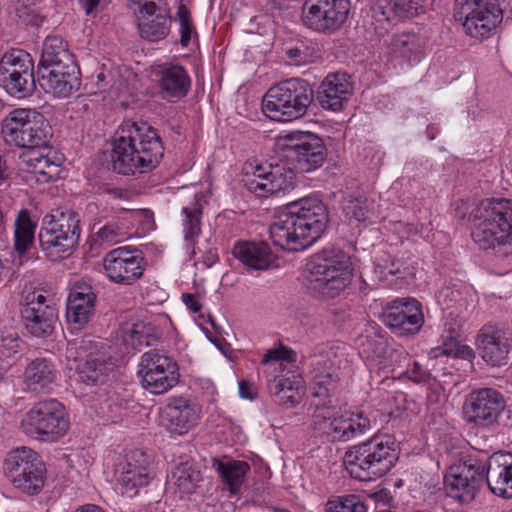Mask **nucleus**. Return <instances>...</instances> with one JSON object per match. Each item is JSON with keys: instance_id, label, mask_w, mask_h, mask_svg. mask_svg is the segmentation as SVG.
Masks as SVG:
<instances>
[{"instance_id": "f257e3e1", "label": "nucleus", "mask_w": 512, "mask_h": 512, "mask_svg": "<svg viewBox=\"0 0 512 512\" xmlns=\"http://www.w3.org/2000/svg\"><path fill=\"white\" fill-rule=\"evenodd\" d=\"M328 211L322 201L303 198L287 205L270 226L274 245L291 251L311 246L325 231Z\"/></svg>"}, {"instance_id": "f03ea898", "label": "nucleus", "mask_w": 512, "mask_h": 512, "mask_svg": "<svg viewBox=\"0 0 512 512\" xmlns=\"http://www.w3.org/2000/svg\"><path fill=\"white\" fill-rule=\"evenodd\" d=\"M163 154L156 129L146 122H126L113 143V169L123 175L144 173L155 168Z\"/></svg>"}, {"instance_id": "7ed1b4c3", "label": "nucleus", "mask_w": 512, "mask_h": 512, "mask_svg": "<svg viewBox=\"0 0 512 512\" xmlns=\"http://www.w3.org/2000/svg\"><path fill=\"white\" fill-rule=\"evenodd\" d=\"M353 269L350 258L342 251L325 250L306 264V287L315 297L332 299L351 283Z\"/></svg>"}, {"instance_id": "20e7f679", "label": "nucleus", "mask_w": 512, "mask_h": 512, "mask_svg": "<svg viewBox=\"0 0 512 512\" xmlns=\"http://www.w3.org/2000/svg\"><path fill=\"white\" fill-rule=\"evenodd\" d=\"M397 459L395 439L381 435L346 451L343 463L354 479L371 481L389 472Z\"/></svg>"}, {"instance_id": "39448f33", "label": "nucleus", "mask_w": 512, "mask_h": 512, "mask_svg": "<svg viewBox=\"0 0 512 512\" xmlns=\"http://www.w3.org/2000/svg\"><path fill=\"white\" fill-rule=\"evenodd\" d=\"M472 239L481 249L512 243V201L486 199L471 212Z\"/></svg>"}, {"instance_id": "423d86ee", "label": "nucleus", "mask_w": 512, "mask_h": 512, "mask_svg": "<svg viewBox=\"0 0 512 512\" xmlns=\"http://www.w3.org/2000/svg\"><path fill=\"white\" fill-rule=\"evenodd\" d=\"M310 83L290 78L271 87L263 99V111L275 121L287 122L304 116L313 102Z\"/></svg>"}, {"instance_id": "0eeeda50", "label": "nucleus", "mask_w": 512, "mask_h": 512, "mask_svg": "<svg viewBox=\"0 0 512 512\" xmlns=\"http://www.w3.org/2000/svg\"><path fill=\"white\" fill-rule=\"evenodd\" d=\"M79 222L72 211L56 210L43 218L38 238L41 249L51 261L71 255L80 237Z\"/></svg>"}, {"instance_id": "6e6552de", "label": "nucleus", "mask_w": 512, "mask_h": 512, "mask_svg": "<svg viewBox=\"0 0 512 512\" xmlns=\"http://www.w3.org/2000/svg\"><path fill=\"white\" fill-rule=\"evenodd\" d=\"M2 134L6 143L20 148L47 149L52 131L44 117L31 109H15L3 121Z\"/></svg>"}, {"instance_id": "1a4fd4ad", "label": "nucleus", "mask_w": 512, "mask_h": 512, "mask_svg": "<svg viewBox=\"0 0 512 512\" xmlns=\"http://www.w3.org/2000/svg\"><path fill=\"white\" fill-rule=\"evenodd\" d=\"M69 428L64 406L56 399L35 403L25 413L20 429L27 436L44 441H54L62 437Z\"/></svg>"}, {"instance_id": "9d476101", "label": "nucleus", "mask_w": 512, "mask_h": 512, "mask_svg": "<svg viewBox=\"0 0 512 512\" xmlns=\"http://www.w3.org/2000/svg\"><path fill=\"white\" fill-rule=\"evenodd\" d=\"M311 428L333 441L346 442L364 434L370 429V420L362 413H344L336 416L331 401L328 404H315L311 416Z\"/></svg>"}, {"instance_id": "9b49d317", "label": "nucleus", "mask_w": 512, "mask_h": 512, "mask_svg": "<svg viewBox=\"0 0 512 512\" xmlns=\"http://www.w3.org/2000/svg\"><path fill=\"white\" fill-rule=\"evenodd\" d=\"M277 148L293 168L302 173L319 168L327 155L323 139L311 132L297 131L279 137Z\"/></svg>"}, {"instance_id": "f8f14e48", "label": "nucleus", "mask_w": 512, "mask_h": 512, "mask_svg": "<svg viewBox=\"0 0 512 512\" xmlns=\"http://www.w3.org/2000/svg\"><path fill=\"white\" fill-rule=\"evenodd\" d=\"M138 376L145 390L154 395H161L179 383V366L165 352L153 349L141 356Z\"/></svg>"}, {"instance_id": "ddd939ff", "label": "nucleus", "mask_w": 512, "mask_h": 512, "mask_svg": "<svg viewBox=\"0 0 512 512\" xmlns=\"http://www.w3.org/2000/svg\"><path fill=\"white\" fill-rule=\"evenodd\" d=\"M506 0H455V18L463 21L473 38L488 37L502 21V3Z\"/></svg>"}, {"instance_id": "4468645a", "label": "nucleus", "mask_w": 512, "mask_h": 512, "mask_svg": "<svg viewBox=\"0 0 512 512\" xmlns=\"http://www.w3.org/2000/svg\"><path fill=\"white\" fill-rule=\"evenodd\" d=\"M485 475V463L476 458L450 466L444 477L447 496L462 504L472 502L485 483Z\"/></svg>"}, {"instance_id": "2eb2a0df", "label": "nucleus", "mask_w": 512, "mask_h": 512, "mask_svg": "<svg viewBox=\"0 0 512 512\" xmlns=\"http://www.w3.org/2000/svg\"><path fill=\"white\" fill-rule=\"evenodd\" d=\"M33 60L23 50H12L0 62V85L12 96L25 97L35 88Z\"/></svg>"}, {"instance_id": "dca6fc26", "label": "nucleus", "mask_w": 512, "mask_h": 512, "mask_svg": "<svg viewBox=\"0 0 512 512\" xmlns=\"http://www.w3.org/2000/svg\"><path fill=\"white\" fill-rule=\"evenodd\" d=\"M5 469L14 486L25 493L37 494L44 485V469L32 449L20 447L8 453Z\"/></svg>"}, {"instance_id": "f3484780", "label": "nucleus", "mask_w": 512, "mask_h": 512, "mask_svg": "<svg viewBox=\"0 0 512 512\" xmlns=\"http://www.w3.org/2000/svg\"><path fill=\"white\" fill-rule=\"evenodd\" d=\"M349 11V0H306L302 6V22L313 31L331 34L345 23Z\"/></svg>"}, {"instance_id": "a211bd4d", "label": "nucleus", "mask_w": 512, "mask_h": 512, "mask_svg": "<svg viewBox=\"0 0 512 512\" xmlns=\"http://www.w3.org/2000/svg\"><path fill=\"white\" fill-rule=\"evenodd\" d=\"M78 349H84V346L68 343L66 357L77 363L75 370L79 380L91 386L105 384L115 371V359L104 352H90L84 358H80L76 356Z\"/></svg>"}, {"instance_id": "6ab92c4d", "label": "nucleus", "mask_w": 512, "mask_h": 512, "mask_svg": "<svg viewBox=\"0 0 512 512\" xmlns=\"http://www.w3.org/2000/svg\"><path fill=\"white\" fill-rule=\"evenodd\" d=\"M505 401L501 393L492 388L472 391L464 403V415L468 423L480 427H491L498 422Z\"/></svg>"}, {"instance_id": "aec40b11", "label": "nucleus", "mask_w": 512, "mask_h": 512, "mask_svg": "<svg viewBox=\"0 0 512 512\" xmlns=\"http://www.w3.org/2000/svg\"><path fill=\"white\" fill-rule=\"evenodd\" d=\"M107 277L118 284L130 285L143 275L144 259L136 250L119 247L103 260Z\"/></svg>"}, {"instance_id": "412c9836", "label": "nucleus", "mask_w": 512, "mask_h": 512, "mask_svg": "<svg viewBox=\"0 0 512 512\" xmlns=\"http://www.w3.org/2000/svg\"><path fill=\"white\" fill-rule=\"evenodd\" d=\"M512 345V333L497 324L487 323L478 332L477 347L483 360L492 366L506 363Z\"/></svg>"}, {"instance_id": "4be33fe9", "label": "nucleus", "mask_w": 512, "mask_h": 512, "mask_svg": "<svg viewBox=\"0 0 512 512\" xmlns=\"http://www.w3.org/2000/svg\"><path fill=\"white\" fill-rule=\"evenodd\" d=\"M383 321L400 335L414 334L424 322L421 305L411 298L396 299L384 312Z\"/></svg>"}, {"instance_id": "5701e85b", "label": "nucleus", "mask_w": 512, "mask_h": 512, "mask_svg": "<svg viewBox=\"0 0 512 512\" xmlns=\"http://www.w3.org/2000/svg\"><path fill=\"white\" fill-rule=\"evenodd\" d=\"M149 459L141 450L128 453L117 469V481L124 488L123 493L134 495L137 489L146 486L151 477Z\"/></svg>"}, {"instance_id": "b1692460", "label": "nucleus", "mask_w": 512, "mask_h": 512, "mask_svg": "<svg viewBox=\"0 0 512 512\" xmlns=\"http://www.w3.org/2000/svg\"><path fill=\"white\" fill-rule=\"evenodd\" d=\"M485 482L489 490L503 499L512 498V453L497 452L485 464Z\"/></svg>"}, {"instance_id": "393cba45", "label": "nucleus", "mask_w": 512, "mask_h": 512, "mask_svg": "<svg viewBox=\"0 0 512 512\" xmlns=\"http://www.w3.org/2000/svg\"><path fill=\"white\" fill-rule=\"evenodd\" d=\"M197 405L183 397H170L162 411V421L173 433L184 434L199 420Z\"/></svg>"}, {"instance_id": "a878e982", "label": "nucleus", "mask_w": 512, "mask_h": 512, "mask_svg": "<svg viewBox=\"0 0 512 512\" xmlns=\"http://www.w3.org/2000/svg\"><path fill=\"white\" fill-rule=\"evenodd\" d=\"M250 168L252 173L246 171L244 183L247 189L256 196L265 197L285 191L291 186L290 180L283 177L278 167L256 165L255 167L250 166Z\"/></svg>"}, {"instance_id": "bb28decb", "label": "nucleus", "mask_w": 512, "mask_h": 512, "mask_svg": "<svg viewBox=\"0 0 512 512\" xmlns=\"http://www.w3.org/2000/svg\"><path fill=\"white\" fill-rule=\"evenodd\" d=\"M96 294L91 285L77 282L69 292L66 318L70 324L83 328L94 315Z\"/></svg>"}, {"instance_id": "cd10ccee", "label": "nucleus", "mask_w": 512, "mask_h": 512, "mask_svg": "<svg viewBox=\"0 0 512 512\" xmlns=\"http://www.w3.org/2000/svg\"><path fill=\"white\" fill-rule=\"evenodd\" d=\"M157 75L163 99L175 102L184 98L189 93L191 78L183 66L179 64H166L160 68Z\"/></svg>"}, {"instance_id": "c85d7f7f", "label": "nucleus", "mask_w": 512, "mask_h": 512, "mask_svg": "<svg viewBox=\"0 0 512 512\" xmlns=\"http://www.w3.org/2000/svg\"><path fill=\"white\" fill-rule=\"evenodd\" d=\"M46 150L45 154L40 149H34L23 155L28 171L40 183H47L60 177L61 158L49 147Z\"/></svg>"}, {"instance_id": "c756f323", "label": "nucleus", "mask_w": 512, "mask_h": 512, "mask_svg": "<svg viewBox=\"0 0 512 512\" xmlns=\"http://www.w3.org/2000/svg\"><path fill=\"white\" fill-rule=\"evenodd\" d=\"M351 85L341 74H329L321 83L317 93V100L322 108L339 111L343 103L348 100Z\"/></svg>"}, {"instance_id": "7c9ffc66", "label": "nucleus", "mask_w": 512, "mask_h": 512, "mask_svg": "<svg viewBox=\"0 0 512 512\" xmlns=\"http://www.w3.org/2000/svg\"><path fill=\"white\" fill-rule=\"evenodd\" d=\"M36 306H24L21 310L22 319L32 336L45 338L54 332L58 317L53 306Z\"/></svg>"}, {"instance_id": "2f4dec72", "label": "nucleus", "mask_w": 512, "mask_h": 512, "mask_svg": "<svg viewBox=\"0 0 512 512\" xmlns=\"http://www.w3.org/2000/svg\"><path fill=\"white\" fill-rule=\"evenodd\" d=\"M232 254L243 265L254 270H266L274 261L273 254L265 242H238Z\"/></svg>"}, {"instance_id": "473e14b6", "label": "nucleus", "mask_w": 512, "mask_h": 512, "mask_svg": "<svg viewBox=\"0 0 512 512\" xmlns=\"http://www.w3.org/2000/svg\"><path fill=\"white\" fill-rule=\"evenodd\" d=\"M57 368L53 361L40 357L30 361L24 371V382L36 392L45 391L57 379Z\"/></svg>"}, {"instance_id": "72a5a7b5", "label": "nucleus", "mask_w": 512, "mask_h": 512, "mask_svg": "<svg viewBox=\"0 0 512 512\" xmlns=\"http://www.w3.org/2000/svg\"><path fill=\"white\" fill-rule=\"evenodd\" d=\"M311 394L313 397H330L338 381L337 368L330 359H317L311 370Z\"/></svg>"}, {"instance_id": "f704fd0d", "label": "nucleus", "mask_w": 512, "mask_h": 512, "mask_svg": "<svg viewBox=\"0 0 512 512\" xmlns=\"http://www.w3.org/2000/svg\"><path fill=\"white\" fill-rule=\"evenodd\" d=\"M171 18L164 9H158L153 16H139V32L141 37L149 41L164 39L169 31Z\"/></svg>"}, {"instance_id": "c9c22d12", "label": "nucleus", "mask_w": 512, "mask_h": 512, "mask_svg": "<svg viewBox=\"0 0 512 512\" xmlns=\"http://www.w3.org/2000/svg\"><path fill=\"white\" fill-rule=\"evenodd\" d=\"M14 226V248L20 255H23L33 245L37 224L31 219L27 209H21Z\"/></svg>"}, {"instance_id": "e433bc0d", "label": "nucleus", "mask_w": 512, "mask_h": 512, "mask_svg": "<svg viewBox=\"0 0 512 512\" xmlns=\"http://www.w3.org/2000/svg\"><path fill=\"white\" fill-rule=\"evenodd\" d=\"M216 471L227 489L232 494H236L244 483L246 475L250 471V466L245 461H217Z\"/></svg>"}, {"instance_id": "4c0bfd02", "label": "nucleus", "mask_w": 512, "mask_h": 512, "mask_svg": "<svg viewBox=\"0 0 512 512\" xmlns=\"http://www.w3.org/2000/svg\"><path fill=\"white\" fill-rule=\"evenodd\" d=\"M201 480V473L188 461L179 463L172 472L171 481L180 494L194 492Z\"/></svg>"}, {"instance_id": "58836bf2", "label": "nucleus", "mask_w": 512, "mask_h": 512, "mask_svg": "<svg viewBox=\"0 0 512 512\" xmlns=\"http://www.w3.org/2000/svg\"><path fill=\"white\" fill-rule=\"evenodd\" d=\"M39 83L46 92L59 98H66L79 89L80 77L79 74L67 73V75L62 74L59 77L40 80Z\"/></svg>"}, {"instance_id": "ea45409f", "label": "nucleus", "mask_w": 512, "mask_h": 512, "mask_svg": "<svg viewBox=\"0 0 512 512\" xmlns=\"http://www.w3.org/2000/svg\"><path fill=\"white\" fill-rule=\"evenodd\" d=\"M157 339L156 329L151 324L139 321L124 329V341L140 350L150 346Z\"/></svg>"}, {"instance_id": "a19ab883", "label": "nucleus", "mask_w": 512, "mask_h": 512, "mask_svg": "<svg viewBox=\"0 0 512 512\" xmlns=\"http://www.w3.org/2000/svg\"><path fill=\"white\" fill-rule=\"evenodd\" d=\"M72 54L67 48L66 42L58 36H48L43 44L41 59L38 66L55 64V61L70 62Z\"/></svg>"}, {"instance_id": "79ce46f5", "label": "nucleus", "mask_w": 512, "mask_h": 512, "mask_svg": "<svg viewBox=\"0 0 512 512\" xmlns=\"http://www.w3.org/2000/svg\"><path fill=\"white\" fill-rule=\"evenodd\" d=\"M202 205L195 195L194 201L182 208V222L185 240H192L201 233Z\"/></svg>"}, {"instance_id": "37998d69", "label": "nucleus", "mask_w": 512, "mask_h": 512, "mask_svg": "<svg viewBox=\"0 0 512 512\" xmlns=\"http://www.w3.org/2000/svg\"><path fill=\"white\" fill-rule=\"evenodd\" d=\"M382 14L387 20L392 16L412 18L423 12V0H390L387 7H381Z\"/></svg>"}, {"instance_id": "c03bdc74", "label": "nucleus", "mask_w": 512, "mask_h": 512, "mask_svg": "<svg viewBox=\"0 0 512 512\" xmlns=\"http://www.w3.org/2000/svg\"><path fill=\"white\" fill-rule=\"evenodd\" d=\"M366 505L356 494L334 496L325 504V512H366Z\"/></svg>"}, {"instance_id": "a18cd8bd", "label": "nucleus", "mask_w": 512, "mask_h": 512, "mask_svg": "<svg viewBox=\"0 0 512 512\" xmlns=\"http://www.w3.org/2000/svg\"><path fill=\"white\" fill-rule=\"evenodd\" d=\"M372 202L365 197H349L343 202V211L350 219L365 221L372 212Z\"/></svg>"}, {"instance_id": "49530a36", "label": "nucleus", "mask_w": 512, "mask_h": 512, "mask_svg": "<svg viewBox=\"0 0 512 512\" xmlns=\"http://www.w3.org/2000/svg\"><path fill=\"white\" fill-rule=\"evenodd\" d=\"M126 236L125 228L117 222H109L101 227L94 235L96 244H116Z\"/></svg>"}, {"instance_id": "de8ad7c7", "label": "nucleus", "mask_w": 512, "mask_h": 512, "mask_svg": "<svg viewBox=\"0 0 512 512\" xmlns=\"http://www.w3.org/2000/svg\"><path fill=\"white\" fill-rule=\"evenodd\" d=\"M67 75V73L71 74H80L78 67L74 61L73 55L70 56V62L65 63L61 61H55V64H46L43 66H38V75L39 81L50 79V77H59L60 75Z\"/></svg>"}, {"instance_id": "09e8293b", "label": "nucleus", "mask_w": 512, "mask_h": 512, "mask_svg": "<svg viewBox=\"0 0 512 512\" xmlns=\"http://www.w3.org/2000/svg\"><path fill=\"white\" fill-rule=\"evenodd\" d=\"M360 353L367 359H375L386 353V342L379 337L366 336L361 340Z\"/></svg>"}, {"instance_id": "8fccbe9b", "label": "nucleus", "mask_w": 512, "mask_h": 512, "mask_svg": "<svg viewBox=\"0 0 512 512\" xmlns=\"http://www.w3.org/2000/svg\"><path fill=\"white\" fill-rule=\"evenodd\" d=\"M392 50L406 56L408 53L417 51L419 45L417 37L413 34H401L393 38L391 42Z\"/></svg>"}, {"instance_id": "3c124183", "label": "nucleus", "mask_w": 512, "mask_h": 512, "mask_svg": "<svg viewBox=\"0 0 512 512\" xmlns=\"http://www.w3.org/2000/svg\"><path fill=\"white\" fill-rule=\"evenodd\" d=\"M403 376H406L417 384L427 383L431 379V373L429 370L424 369L422 365L415 360H412L410 366H407L406 369L399 373V377Z\"/></svg>"}, {"instance_id": "603ef678", "label": "nucleus", "mask_w": 512, "mask_h": 512, "mask_svg": "<svg viewBox=\"0 0 512 512\" xmlns=\"http://www.w3.org/2000/svg\"><path fill=\"white\" fill-rule=\"evenodd\" d=\"M177 15L180 21V43L183 47H187L194 32V26L189 12L184 7L179 8Z\"/></svg>"}, {"instance_id": "864d4df0", "label": "nucleus", "mask_w": 512, "mask_h": 512, "mask_svg": "<svg viewBox=\"0 0 512 512\" xmlns=\"http://www.w3.org/2000/svg\"><path fill=\"white\" fill-rule=\"evenodd\" d=\"M22 340L15 331H6L1 336V347L5 356H12L20 351Z\"/></svg>"}, {"instance_id": "5fc2aeb1", "label": "nucleus", "mask_w": 512, "mask_h": 512, "mask_svg": "<svg viewBox=\"0 0 512 512\" xmlns=\"http://www.w3.org/2000/svg\"><path fill=\"white\" fill-rule=\"evenodd\" d=\"M295 353L293 350L280 346L279 348H274L268 350L265 355L262 358L261 363L266 365L269 364L272 361L278 362V361H293L294 360Z\"/></svg>"}, {"instance_id": "6e6d98bb", "label": "nucleus", "mask_w": 512, "mask_h": 512, "mask_svg": "<svg viewBox=\"0 0 512 512\" xmlns=\"http://www.w3.org/2000/svg\"><path fill=\"white\" fill-rule=\"evenodd\" d=\"M129 7L138 12L139 16H153L160 7H157L154 0H127Z\"/></svg>"}, {"instance_id": "4d7b16f0", "label": "nucleus", "mask_w": 512, "mask_h": 512, "mask_svg": "<svg viewBox=\"0 0 512 512\" xmlns=\"http://www.w3.org/2000/svg\"><path fill=\"white\" fill-rule=\"evenodd\" d=\"M377 267L380 269L381 273L387 272L389 275H396L400 273L401 263L399 260L388 256L387 259L378 261Z\"/></svg>"}, {"instance_id": "13d9d810", "label": "nucleus", "mask_w": 512, "mask_h": 512, "mask_svg": "<svg viewBox=\"0 0 512 512\" xmlns=\"http://www.w3.org/2000/svg\"><path fill=\"white\" fill-rule=\"evenodd\" d=\"M390 358L393 361L394 365L399 369H406L407 366H410L412 361V358L409 355V353L403 349L393 350L390 353Z\"/></svg>"}, {"instance_id": "bf43d9fd", "label": "nucleus", "mask_w": 512, "mask_h": 512, "mask_svg": "<svg viewBox=\"0 0 512 512\" xmlns=\"http://www.w3.org/2000/svg\"><path fill=\"white\" fill-rule=\"evenodd\" d=\"M182 301L186 307L193 313H197L202 309L201 297L198 294L183 293Z\"/></svg>"}, {"instance_id": "052dcab7", "label": "nucleus", "mask_w": 512, "mask_h": 512, "mask_svg": "<svg viewBox=\"0 0 512 512\" xmlns=\"http://www.w3.org/2000/svg\"><path fill=\"white\" fill-rule=\"evenodd\" d=\"M239 395L243 399L254 400L258 395L257 388L253 383L242 380L239 382Z\"/></svg>"}, {"instance_id": "680f3d73", "label": "nucleus", "mask_w": 512, "mask_h": 512, "mask_svg": "<svg viewBox=\"0 0 512 512\" xmlns=\"http://www.w3.org/2000/svg\"><path fill=\"white\" fill-rule=\"evenodd\" d=\"M456 342L453 341L449 345L445 344L444 347H437L432 350L434 357H439L442 355L446 356H459V349L455 348Z\"/></svg>"}, {"instance_id": "e2e57ef3", "label": "nucleus", "mask_w": 512, "mask_h": 512, "mask_svg": "<svg viewBox=\"0 0 512 512\" xmlns=\"http://www.w3.org/2000/svg\"><path fill=\"white\" fill-rule=\"evenodd\" d=\"M301 395L299 391L290 392L287 394H282L280 396V402L287 408L295 407L300 403Z\"/></svg>"}, {"instance_id": "0e129e2a", "label": "nucleus", "mask_w": 512, "mask_h": 512, "mask_svg": "<svg viewBox=\"0 0 512 512\" xmlns=\"http://www.w3.org/2000/svg\"><path fill=\"white\" fill-rule=\"evenodd\" d=\"M268 390H269L270 394H272V395L281 396L284 392L282 377L274 376L271 380H269Z\"/></svg>"}, {"instance_id": "69168bd1", "label": "nucleus", "mask_w": 512, "mask_h": 512, "mask_svg": "<svg viewBox=\"0 0 512 512\" xmlns=\"http://www.w3.org/2000/svg\"><path fill=\"white\" fill-rule=\"evenodd\" d=\"M286 55L289 59L294 60L296 64H301L305 61L304 52L298 47L288 49Z\"/></svg>"}, {"instance_id": "338daca9", "label": "nucleus", "mask_w": 512, "mask_h": 512, "mask_svg": "<svg viewBox=\"0 0 512 512\" xmlns=\"http://www.w3.org/2000/svg\"><path fill=\"white\" fill-rule=\"evenodd\" d=\"M282 383L284 386V392L283 394H287L294 391H299L300 389V382L296 380H292L290 378L282 377Z\"/></svg>"}, {"instance_id": "774afa93", "label": "nucleus", "mask_w": 512, "mask_h": 512, "mask_svg": "<svg viewBox=\"0 0 512 512\" xmlns=\"http://www.w3.org/2000/svg\"><path fill=\"white\" fill-rule=\"evenodd\" d=\"M29 301L25 304V306H32V304H37L41 306H48L46 304V297L42 294H32V296H28Z\"/></svg>"}]
</instances>
